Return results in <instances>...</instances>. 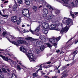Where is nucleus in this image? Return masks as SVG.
Here are the masks:
<instances>
[{
    "mask_svg": "<svg viewBox=\"0 0 78 78\" xmlns=\"http://www.w3.org/2000/svg\"><path fill=\"white\" fill-rule=\"evenodd\" d=\"M48 67H49V68L51 67V65H48Z\"/></svg>",
    "mask_w": 78,
    "mask_h": 78,
    "instance_id": "58",
    "label": "nucleus"
},
{
    "mask_svg": "<svg viewBox=\"0 0 78 78\" xmlns=\"http://www.w3.org/2000/svg\"><path fill=\"white\" fill-rule=\"evenodd\" d=\"M43 13H48V10L46 9H44L43 10Z\"/></svg>",
    "mask_w": 78,
    "mask_h": 78,
    "instance_id": "30",
    "label": "nucleus"
},
{
    "mask_svg": "<svg viewBox=\"0 0 78 78\" xmlns=\"http://www.w3.org/2000/svg\"><path fill=\"white\" fill-rule=\"evenodd\" d=\"M29 12V10H28V9H24L23 10L22 13L23 14L28 13V12Z\"/></svg>",
    "mask_w": 78,
    "mask_h": 78,
    "instance_id": "15",
    "label": "nucleus"
},
{
    "mask_svg": "<svg viewBox=\"0 0 78 78\" xmlns=\"http://www.w3.org/2000/svg\"><path fill=\"white\" fill-rule=\"evenodd\" d=\"M44 77H45L46 78H47V77H48V76H44Z\"/></svg>",
    "mask_w": 78,
    "mask_h": 78,
    "instance_id": "61",
    "label": "nucleus"
},
{
    "mask_svg": "<svg viewBox=\"0 0 78 78\" xmlns=\"http://www.w3.org/2000/svg\"><path fill=\"white\" fill-rule=\"evenodd\" d=\"M23 16H25L26 17H30V13L29 12L27 13H25L23 14Z\"/></svg>",
    "mask_w": 78,
    "mask_h": 78,
    "instance_id": "16",
    "label": "nucleus"
},
{
    "mask_svg": "<svg viewBox=\"0 0 78 78\" xmlns=\"http://www.w3.org/2000/svg\"><path fill=\"white\" fill-rule=\"evenodd\" d=\"M63 69H66V68H67V67H66V66H63Z\"/></svg>",
    "mask_w": 78,
    "mask_h": 78,
    "instance_id": "51",
    "label": "nucleus"
},
{
    "mask_svg": "<svg viewBox=\"0 0 78 78\" xmlns=\"http://www.w3.org/2000/svg\"><path fill=\"white\" fill-rule=\"evenodd\" d=\"M60 39H61V37H57L56 38H49V41L51 43H52L54 46L56 47L57 45V44L56 43L57 42H58L59 40H60Z\"/></svg>",
    "mask_w": 78,
    "mask_h": 78,
    "instance_id": "3",
    "label": "nucleus"
},
{
    "mask_svg": "<svg viewBox=\"0 0 78 78\" xmlns=\"http://www.w3.org/2000/svg\"><path fill=\"white\" fill-rule=\"evenodd\" d=\"M47 13H43V16L44 17H46L47 16Z\"/></svg>",
    "mask_w": 78,
    "mask_h": 78,
    "instance_id": "31",
    "label": "nucleus"
},
{
    "mask_svg": "<svg viewBox=\"0 0 78 78\" xmlns=\"http://www.w3.org/2000/svg\"><path fill=\"white\" fill-rule=\"evenodd\" d=\"M42 67H44V68H49V67H48V66H45V65H44Z\"/></svg>",
    "mask_w": 78,
    "mask_h": 78,
    "instance_id": "42",
    "label": "nucleus"
},
{
    "mask_svg": "<svg viewBox=\"0 0 78 78\" xmlns=\"http://www.w3.org/2000/svg\"><path fill=\"white\" fill-rule=\"evenodd\" d=\"M68 75H69L68 74H64L61 76L60 78H66V77H67V76H68Z\"/></svg>",
    "mask_w": 78,
    "mask_h": 78,
    "instance_id": "23",
    "label": "nucleus"
},
{
    "mask_svg": "<svg viewBox=\"0 0 78 78\" xmlns=\"http://www.w3.org/2000/svg\"><path fill=\"white\" fill-rule=\"evenodd\" d=\"M0 56L2 58L3 60H5V61H7L8 60V57L5 58V57L4 56H3L2 55H0Z\"/></svg>",
    "mask_w": 78,
    "mask_h": 78,
    "instance_id": "14",
    "label": "nucleus"
},
{
    "mask_svg": "<svg viewBox=\"0 0 78 78\" xmlns=\"http://www.w3.org/2000/svg\"><path fill=\"white\" fill-rule=\"evenodd\" d=\"M75 51H76V52L77 53V54L78 53V50H76Z\"/></svg>",
    "mask_w": 78,
    "mask_h": 78,
    "instance_id": "59",
    "label": "nucleus"
},
{
    "mask_svg": "<svg viewBox=\"0 0 78 78\" xmlns=\"http://www.w3.org/2000/svg\"><path fill=\"white\" fill-rule=\"evenodd\" d=\"M35 52L37 54H39L40 53V50L38 49H35L34 50Z\"/></svg>",
    "mask_w": 78,
    "mask_h": 78,
    "instance_id": "24",
    "label": "nucleus"
},
{
    "mask_svg": "<svg viewBox=\"0 0 78 78\" xmlns=\"http://www.w3.org/2000/svg\"><path fill=\"white\" fill-rule=\"evenodd\" d=\"M40 39L42 41V42H45V36L44 35H41L40 37Z\"/></svg>",
    "mask_w": 78,
    "mask_h": 78,
    "instance_id": "13",
    "label": "nucleus"
},
{
    "mask_svg": "<svg viewBox=\"0 0 78 78\" xmlns=\"http://www.w3.org/2000/svg\"><path fill=\"white\" fill-rule=\"evenodd\" d=\"M9 36L11 37L12 39H15V37H14V36H12L11 35H10V34L9 35Z\"/></svg>",
    "mask_w": 78,
    "mask_h": 78,
    "instance_id": "34",
    "label": "nucleus"
},
{
    "mask_svg": "<svg viewBox=\"0 0 78 78\" xmlns=\"http://www.w3.org/2000/svg\"><path fill=\"white\" fill-rule=\"evenodd\" d=\"M4 75H3V74H1L0 75V78H4Z\"/></svg>",
    "mask_w": 78,
    "mask_h": 78,
    "instance_id": "40",
    "label": "nucleus"
},
{
    "mask_svg": "<svg viewBox=\"0 0 78 78\" xmlns=\"http://www.w3.org/2000/svg\"><path fill=\"white\" fill-rule=\"evenodd\" d=\"M31 28H30V32H31V33H32V34H34V33H34V32L35 33H37V32L39 31L40 30V27H39V26L37 27V28L35 29V30H34V31H32V30H31Z\"/></svg>",
    "mask_w": 78,
    "mask_h": 78,
    "instance_id": "10",
    "label": "nucleus"
},
{
    "mask_svg": "<svg viewBox=\"0 0 78 78\" xmlns=\"http://www.w3.org/2000/svg\"><path fill=\"white\" fill-rule=\"evenodd\" d=\"M45 48V46L44 45H42L40 47V50L41 51H43Z\"/></svg>",
    "mask_w": 78,
    "mask_h": 78,
    "instance_id": "28",
    "label": "nucleus"
},
{
    "mask_svg": "<svg viewBox=\"0 0 78 78\" xmlns=\"http://www.w3.org/2000/svg\"><path fill=\"white\" fill-rule=\"evenodd\" d=\"M10 61H11L12 63L13 64L12 65V66H14V67H16V65H14V64H16V62H14L11 59H10Z\"/></svg>",
    "mask_w": 78,
    "mask_h": 78,
    "instance_id": "26",
    "label": "nucleus"
},
{
    "mask_svg": "<svg viewBox=\"0 0 78 78\" xmlns=\"http://www.w3.org/2000/svg\"><path fill=\"white\" fill-rule=\"evenodd\" d=\"M70 14L71 16H72V17L73 18H75V17H76V16H75V15H74V14H72L71 13V12H70Z\"/></svg>",
    "mask_w": 78,
    "mask_h": 78,
    "instance_id": "37",
    "label": "nucleus"
},
{
    "mask_svg": "<svg viewBox=\"0 0 78 78\" xmlns=\"http://www.w3.org/2000/svg\"><path fill=\"white\" fill-rule=\"evenodd\" d=\"M3 17H8V15H2Z\"/></svg>",
    "mask_w": 78,
    "mask_h": 78,
    "instance_id": "46",
    "label": "nucleus"
},
{
    "mask_svg": "<svg viewBox=\"0 0 78 78\" xmlns=\"http://www.w3.org/2000/svg\"><path fill=\"white\" fill-rule=\"evenodd\" d=\"M76 3H78V0H76Z\"/></svg>",
    "mask_w": 78,
    "mask_h": 78,
    "instance_id": "60",
    "label": "nucleus"
},
{
    "mask_svg": "<svg viewBox=\"0 0 78 78\" xmlns=\"http://www.w3.org/2000/svg\"><path fill=\"white\" fill-rule=\"evenodd\" d=\"M38 23H39L40 24H41L42 26L44 28L43 29H48V30H50V27H49V25H48V24L45 22L42 23L41 22H39Z\"/></svg>",
    "mask_w": 78,
    "mask_h": 78,
    "instance_id": "7",
    "label": "nucleus"
},
{
    "mask_svg": "<svg viewBox=\"0 0 78 78\" xmlns=\"http://www.w3.org/2000/svg\"><path fill=\"white\" fill-rule=\"evenodd\" d=\"M6 34H7V35L9 36V35L10 34V33L9 32H7L6 31H3V33H2L3 36H5Z\"/></svg>",
    "mask_w": 78,
    "mask_h": 78,
    "instance_id": "17",
    "label": "nucleus"
},
{
    "mask_svg": "<svg viewBox=\"0 0 78 78\" xmlns=\"http://www.w3.org/2000/svg\"><path fill=\"white\" fill-rule=\"evenodd\" d=\"M26 55L27 57L29 58V59L30 62L33 61V62H35V60H36V58L32 54H31V51L30 49H27V52L26 53Z\"/></svg>",
    "mask_w": 78,
    "mask_h": 78,
    "instance_id": "1",
    "label": "nucleus"
},
{
    "mask_svg": "<svg viewBox=\"0 0 78 78\" xmlns=\"http://www.w3.org/2000/svg\"><path fill=\"white\" fill-rule=\"evenodd\" d=\"M8 3V1H5L4 2V3Z\"/></svg>",
    "mask_w": 78,
    "mask_h": 78,
    "instance_id": "57",
    "label": "nucleus"
},
{
    "mask_svg": "<svg viewBox=\"0 0 78 78\" xmlns=\"http://www.w3.org/2000/svg\"><path fill=\"white\" fill-rule=\"evenodd\" d=\"M44 64H45V63H43V64H42L40 66L38 67H40V68L39 69H38L37 71V72L38 71H39V70H42V65H44Z\"/></svg>",
    "mask_w": 78,
    "mask_h": 78,
    "instance_id": "19",
    "label": "nucleus"
},
{
    "mask_svg": "<svg viewBox=\"0 0 78 78\" xmlns=\"http://www.w3.org/2000/svg\"><path fill=\"white\" fill-rule=\"evenodd\" d=\"M46 44L48 46V47H49V48H51L52 47V46L49 43Z\"/></svg>",
    "mask_w": 78,
    "mask_h": 78,
    "instance_id": "35",
    "label": "nucleus"
},
{
    "mask_svg": "<svg viewBox=\"0 0 78 78\" xmlns=\"http://www.w3.org/2000/svg\"><path fill=\"white\" fill-rule=\"evenodd\" d=\"M47 29H43V31L44 33V34H47L48 33V30H47Z\"/></svg>",
    "mask_w": 78,
    "mask_h": 78,
    "instance_id": "25",
    "label": "nucleus"
},
{
    "mask_svg": "<svg viewBox=\"0 0 78 78\" xmlns=\"http://www.w3.org/2000/svg\"><path fill=\"white\" fill-rule=\"evenodd\" d=\"M66 22L67 25H70V23H72V20L70 18H67L64 17L63 20L62 21V23H65Z\"/></svg>",
    "mask_w": 78,
    "mask_h": 78,
    "instance_id": "8",
    "label": "nucleus"
},
{
    "mask_svg": "<svg viewBox=\"0 0 78 78\" xmlns=\"http://www.w3.org/2000/svg\"><path fill=\"white\" fill-rule=\"evenodd\" d=\"M72 38H71V39H70V40H69L68 42H67V43H69V42H70V41H71V40H72Z\"/></svg>",
    "mask_w": 78,
    "mask_h": 78,
    "instance_id": "50",
    "label": "nucleus"
},
{
    "mask_svg": "<svg viewBox=\"0 0 78 78\" xmlns=\"http://www.w3.org/2000/svg\"><path fill=\"white\" fill-rule=\"evenodd\" d=\"M18 2L19 3H20V4H21L22 3V0H18Z\"/></svg>",
    "mask_w": 78,
    "mask_h": 78,
    "instance_id": "39",
    "label": "nucleus"
},
{
    "mask_svg": "<svg viewBox=\"0 0 78 78\" xmlns=\"http://www.w3.org/2000/svg\"><path fill=\"white\" fill-rule=\"evenodd\" d=\"M9 7L10 8H12V6L10 5H9Z\"/></svg>",
    "mask_w": 78,
    "mask_h": 78,
    "instance_id": "52",
    "label": "nucleus"
},
{
    "mask_svg": "<svg viewBox=\"0 0 78 78\" xmlns=\"http://www.w3.org/2000/svg\"><path fill=\"white\" fill-rule=\"evenodd\" d=\"M59 51H60V50H59V49H58L56 51V53H59Z\"/></svg>",
    "mask_w": 78,
    "mask_h": 78,
    "instance_id": "48",
    "label": "nucleus"
},
{
    "mask_svg": "<svg viewBox=\"0 0 78 78\" xmlns=\"http://www.w3.org/2000/svg\"><path fill=\"white\" fill-rule=\"evenodd\" d=\"M11 43L14 44V45H18L19 44H28V43L26 41L23 40H18L17 41V42L15 41L11 42L9 41Z\"/></svg>",
    "mask_w": 78,
    "mask_h": 78,
    "instance_id": "6",
    "label": "nucleus"
},
{
    "mask_svg": "<svg viewBox=\"0 0 78 78\" xmlns=\"http://www.w3.org/2000/svg\"><path fill=\"white\" fill-rule=\"evenodd\" d=\"M58 73H60V70L58 69Z\"/></svg>",
    "mask_w": 78,
    "mask_h": 78,
    "instance_id": "56",
    "label": "nucleus"
},
{
    "mask_svg": "<svg viewBox=\"0 0 78 78\" xmlns=\"http://www.w3.org/2000/svg\"><path fill=\"white\" fill-rule=\"evenodd\" d=\"M2 70L4 73H7V71H6V69L3 67H2Z\"/></svg>",
    "mask_w": 78,
    "mask_h": 78,
    "instance_id": "27",
    "label": "nucleus"
},
{
    "mask_svg": "<svg viewBox=\"0 0 78 78\" xmlns=\"http://www.w3.org/2000/svg\"><path fill=\"white\" fill-rule=\"evenodd\" d=\"M51 60L50 61H49V62H47V64H50V63H51Z\"/></svg>",
    "mask_w": 78,
    "mask_h": 78,
    "instance_id": "47",
    "label": "nucleus"
},
{
    "mask_svg": "<svg viewBox=\"0 0 78 78\" xmlns=\"http://www.w3.org/2000/svg\"><path fill=\"white\" fill-rule=\"evenodd\" d=\"M17 62H18V64H20V65H21V66H22V67H24L25 68L27 69V68L26 67H25V66L22 65V63H21V61H17Z\"/></svg>",
    "mask_w": 78,
    "mask_h": 78,
    "instance_id": "22",
    "label": "nucleus"
},
{
    "mask_svg": "<svg viewBox=\"0 0 78 78\" xmlns=\"http://www.w3.org/2000/svg\"><path fill=\"white\" fill-rule=\"evenodd\" d=\"M60 66H61V65H59V66H58V68H57V70H58V69H59V67H60Z\"/></svg>",
    "mask_w": 78,
    "mask_h": 78,
    "instance_id": "62",
    "label": "nucleus"
},
{
    "mask_svg": "<svg viewBox=\"0 0 78 78\" xmlns=\"http://www.w3.org/2000/svg\"><path fill=\"white\" fill-rule=\"evenodd\" d=\"M25 39L26 40H30L31 39H32L33 38L31 37H28L27 38H25Z\"/></svg>",
    "mask_w": 78,
    "mask_h": 78,
    "instance_id": "36",
    "label": "nucleus"
},
{
    "mask_svg": "<svg viewBox=\"0 0 78 78\" xmlns=\"http://www.w3.org/2000/svg\"><path fill=\"white\" fill-rule=\"evenodd\" d=\"M42 5H41L39 7V8H41V7H42Z\"/></svg>",
    "mask_w": 78,
    "mask_h": 78,
    "instance_id": "64",
    "label": "nucleus"
},
{
    "mask_svg": "<svg viewBox=\"0 0 78 78\" xmlns=\"http://www.w3.org/2000/svg\"><path fill=\"white\" fill-rule=\"evenodd\" d=\"M12 78H17V76L14 74H12Z\"/></svg>",
    "mask_w": 78,
    "mask_h": 78,
    "instance_id": "33",
    "label": "nucleus"
},
{
    "mask_svg": "<svg viewBox=\"0 0 78 78\" xmlns=\"http://www.w3.org/2000/svg\"><path fill=\"white\" fill-rule=\"evenodd\" d=\"M13 11H15V12H16L17 11V7H16L15 8H14L13 9Z\"/></svg>",
    "mask_w": 78,
    "mask_h": 78,
    "instance_id": "38",
    "label": "nucleus"
},
{
    "mask_svg": "<svg viewBox=\"0 0 78 78\" xmlns=\"http://www.w3.org/2000/svg\"><path fill=\"white\" fill-rule=\"evenodd\" d=\"M57 77H58V76H55L54 77H52V78H57Z\"/></svg>",
    "mask_w": 78,
    "mask_h": 78,
    "instance_id": "53",
    "label": "nucleus"
},
{
    "mask_svg": "<svg viewBox=\"0 0 78 78\" xmlns=\"http://www.w3.org/2000/svg\"><path fill=\"white\" fill-rule=\"evenodd\" d=\"M6 22L5 21H3L2 20H0V23L1 24H4V23H5Z\"/></svg>",
    "mask_w": 78,
    "mask_h": 78,
    "instance_id": "32",
    "label": "nucleus"
},
{
    "mask_svg": "<svg viewBox=\"0 0 78 78\" xmlns=\"http://www.w3.org/2000/svg\"><path fill=\"white\" fill-rule=\"evenodd\" d=\"M51 30H55L56 31H59L56 24H52L50 26Z\"/></svg>",
    "mask_w": 78,
    "mask_h": 78,
    "instance_id": "9",
    "label": "nucleus"
},
{
    "mask_svg": "<svg viewBox=\"0 0 78 78\" xmlns=\"http://www.w3.org/2000/svg\"><path fill=\"white\" fill-rule=\"evenodd\" d=\"M7 71H8V72H10V70L9 69H7Z\"/></svg>",
    "mask_w": 78,
    "mask_h": 78,
    "instance_id": "55",
    "label": "nucleus"
},
{
    "mask_svg": "<svg viewBox=\"0 0 78 78\" xmlns=\"http://www.w3.org/2000/svg\"><path fill=\"white\" fill-rule=\"evenodd\" d=\"M20 19H21V18L20 17L17 19V16H13L11 18V20L13 22V23H15V22H16L17 24L18 25H19L20 23Z\"/></svg>",
    "mask_w": 78,
    "mask_h": 78,
    "instance_id": "4",
    "label": "nucleus"
},
{
    "mask_svg": "<svg viewBox=\"0 0 78 78\" xmlns=\"http://www.w3.org/2000/svg\"><path fill=\"white\" fill-rule=\"evenodd\" d=\"M58 13H59V12H58V11H55V14H58Z\"/></svg>",
    "mask_w": 78,
    "mask_h": 78,
    "instance_id": "49",
    "label": "nucleus"
},
{
    "mask_svg": "<svg viewBox=\"0 0 78 78\" xmlns=\"http://www.w3.org/2000/svg\"><path fill=\"white\" fill-rule=\"evenodd\" d=\"M23 33H27V32H28V31H27V30H24L23 31Z\"/></svg>",
    "mask_w": 78,
    "mask_h": 78,
    "instance_id": "45",
    "label": "nucleus"
},
{
    "mask_svg": "<svg viewBox=\"0 0 78 78\" xmlns=\"http://www.w3.org/2000/svg\"><path fill=\"white\" fill-rule=\"evenodd\" d=\"M48 7L49 9H51V11H53V10H54V8H53V7H52V6L50 5H48Z\"/></svg>",
    "mask_w": 78,
    "mask_h": 78,
    "instance_id": "21",
    "label": "nucleus"
},
{
    "mask_svg": "<svg viewBox=\"0 0 78 78\" xmlns=\"http://www.w3.org/2000/svg\"><path fill=\"white\" fill-rule=\"evenodd\" d=\"M26 3L27 5H30V4H31L30 0H26Z\"/></svg>",
    "mask_w": 78,
    "mask_h": 78,
    "instance_id": "20",
    "label": "nucleus"
},
{
    "mask_svg": "<svg viewBox=\"0 0 78 78\" xmlns=\"http://www.w3.org/2000/svg\"><path fill=\"white\" fill-rule=\"evenodd\" d=\"M61 25L62 28H64V27H65L62 28L61 30L60 31V33L62 34L63 33V32L67 33V31H68V30H69V27H67V26L66 25V24L64 23L63 24L61 23Z\"/></svg>",
    "mask_w": 78,
    "mask_h": 78,
    "instance_id": "5",
    "label": "nucleus"
},
{
    "mask_svg": "<svg viewBox=\"0 0 78 78\" xmlns=\"http://www.w3.org/2000/svg\"><path fill=\"white\" fill-rule=\"evenodd\" d=\"M33 76H35V77H36V76H37V74L35 73H34L33 74Z\"/></svg>",
    "mask_w": 78,
    "mask_h": 78,
    "instance_id": "43",
    "label": "nucleus"
},
{
    "mask_svg": "<svg viewBox=\"0 0 78 78\" xmlns=\"http://www.w3.org/2000/svg\"><path fill=\"white\" fill-rule=\"evenodd\" d=\"M78 40L76 41L75 43V44H77V43H78Z\"/></svg>",
    "mask_w": 78,
    "mask_h": 78,
    "instance_id": "54",
    "label": "nucleus"
},
{
    "mask_svg": "<svg viewBox=\"0 0 78 78\" xmlns=\"http://www.w3.org/2000/svg\"><path fill=\"white\" fill-rule=\"evenodd\" d=\"M33 9L35 12H36L37 11V7L36 6H34L33 7Z\"/></svg>",
    "mask_w": 78,
    "mask_h": 78,
    "instance_id": "29",
    "label": "nucleus"
},
{
    "mask_svg": "<svg viewBox=\"0 0 78 78\" xmlns=\"http://www.w3.org/2000/svg\"><path fill=\"white\" fill-rule=\"evenodd\" d=\"M76 54H77V53H76L75 51H74L73 53V54L74 55V56H75Z\"/></svg>",
    "mask_w": 78,
    "mask_h": 78,
    "instance_id": "44",
    "label": "nucleus"
},
{
    "mask_svg": "<svg viewBox=\"0 0 78 78\" xmlns=\"http://www.w3.org/2000/svg\"><path fill=\"white\" fill-rule=\"evenodd\" d=\"M20 50L24 53H26L27 52V50H26L23 46L21 47L20 48Z\"/></svg>",
    "mask_w": 78,
    "mask_h": 78,
    "instance_id": "12",
    "label": "nucleus"
},
{
    "mask_svg": "<svg viewBox=\"0 0 78 78\" xmlns=\"http://www.w3.org/2000/svg\"><path fill=\"white\" fill-rule=\"evenodd\" d=\"M63 2V6L68 7V8H70L71 6H74L75 4L73 2H70L69 0H62Z\"/></svg>",
    "mask_w": 78,
    "mask_h": 78,
    "instance_id": "2",
    "label": "nucleus"
},
{
    "mask_svg": "<svg viewBox=\"0 0 78 78\" xmlns=\"http://www.w3.org/2000/svg\"><path fill=\"white\" fill-rule=\"evenodd\" d=\"M42 44V42L40 41H38L36 43V45L38 47H39Z\"/></svg>",
    "mask_w": 78,
    "mask_h": 78,
    "instance_id": "11",
    "label": "nucleus"
},
{
    "mask_svg": "<svg viewBox=\"0 0 78 78\" xmlns=\"http://www.w3.org/2000/svg\"><path fill=\"white\" fill-rule=\"evenodd\" d=\"M25 27V25H22V27Z\"/></svg>",
    "mask_w": 78,
    "mask_h": 78,
    "instance_id": "63",
    "label": "nucleus"
},
{
    "mask_svg": "<svg viewBox=\"0 0 78 78\" xmlns=\"http://www.w3.org/2000/svg\"><path fill=\"white\" fill-rule=\"evenodd\" d=\"M53 17V15H50L47 17V19L48 20H51Z\"/></svg>",
    "mask_w": 78,
    "mask_h": 78,
    "instance_id": "18",
    "label": "nucleus"
},
{
    "mask_svg": "<svg viewBox=\"0 0 78 78\" xmlns=\"http://www.w3.org/2000/svg\"><path fill=\"white\" fill-rule=\"evenodd\" d=\"M17 67L18 69H19V70H20L21 69V68H20V66L17 65Z\"/></svg>",
    "mask_w": 78,
    "mask_h": 78,
    "instance_id": "41",
    "label": "nucleus"
}]
</instances>
